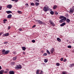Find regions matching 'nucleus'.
Instances as JSON below:
<instances>
[{
  "instance_id": "5701e85b",
  "label": "nucleus",
  "mask_w": 74,
  "mask_h": 74,
  "mask_svg": "<svg viewBox=\"0 0 74 74\" xmlns=\"http://www.w3.org/2000/svg\"><path fill=\"white\" fill-rule=\"evenodd\" d=\"M54 49L53 48H52L51 50V53H53V52H54Z\"/></svg>"
},
{
  "instance_id": "58836bf2",
  "label": "nucleus",
  "mask_w": 74,
  "mask_h": 74,
  "mask_svg": "<svg viewBox=\"0 0 74 74\" xmlns=\"http://www.w3.org/2000/svg\"><path fill=\"white\" fill-rule=\"evenodd\" d=\"M49 22L50 23V24L51 23H52V21H51V20H49Z\"/></svg>"
},
{
  "instance_id": "0eeeda50",
  "label": "nucleus",
  "mask_w": 74,
  "mask_h": 74,
  "mask_svg": "<svg viewBox=\"0 0 74 74\" xmlns=\"http://www.w3.org/2000/svg\"><path fill=\"white\" fill-rule=\"evenodd\" d=\"M40 73V70H37L36 72V74H42V73Z\"/></svg>"
},
{
  "instance_id": "4d7b16f0",
  "label": "nucleus",
  "mask_w": 74,
  "mask_h": 74,
  "mask_svg": "<svg viewBox=\"0 0 74 74\" xmlns=\"http://www.w3.org/2000/svg\"><path fill=\"white\" fill-rule=\"evenodd\" d=\"M5 73H7V72H5Z\"/></svg>"
},
{
  "instance_id": "49530a36",
  "label": "nucleus",
  "mask_w": 74,
  "mask_h": 74,
  "mask_svg": "<svg viewBox=\"0 0 74 74\" xmlns=\"http://www.w3.org/2000/svg\"><path fill=\"white\" fill-rule=\"evenodd\" d=\"M35 1H37V2H38L39 3V1L38 0H35Z\"/></svg>"
},
{
  "instance_id": "473e14b6",
  "label": "nucleus",
  "mask_w": 74,
  "mask_h": 74,
  "mask_svg": "<svg viewBox=\"0 0 74 74\" xmlns=\"http://www.w3.org/2000/svg\"><path fill=\"white\" fill-rule=\"evenodd\" d=\"M35 5L34 3H31V5Z\"/></svg>"
},
{
  "instance_id": "2eb2a0df",
  "label": "nucleus",
  "mask_w": 74,
  "mask_h": 74,
  "mask_svg": "<svg viewBox=\"0 0 74 74\" xmlns=\"http://www.w3.org/2000/svg\"><path fill=\"white\" fill-rule=\"evenodd\" d=\"M70 67H73L74 66V64L73 63L72 64H71L69 66Z\"/></svg>"
},
{
  "instance_id": "c85d7f7f",
  "label": "nucleus",
  "mask_w": 74,
  "mask_h": 74,
  "mask_svg": "<svg viewBox=\"0 0 74 74\" xmlns=\"http://www.w3.org/2000/svg\"><path fill=\"white\" fill-rule=\"evenodd\" d=\"M47 53L49 55V54H50V52L49 51V50H47Z\"/></svg>"
},
{
  "instance_id": "79ce46f5",
  "label": "nucleus",
  "mask_w": 74,
  "mask_h": 74,
  "mask_svg": "<svg viewBox=\"0 0 74 74\" xmlns=\"http://www.w3.org/2000/svg\"><path fill=\"white\" fill-rule=\"evenodd\" d=\"M55 14L56 15H58V13L57 12H55Z\"/></svg>"
},
{
  "instance_id": "cd10ccee",
  "label": "nucleus",
  "mask_w": 74,
  "mask_h": 74,
  "mask_svg": "<svg viewBox=\"0 0 74 74\" xmlns=\"http://www.w3.org/2000/svg\"><path fill=\"white\" fill-rule=\"evenodd\" d=\"M17 12L18 14H22V12H21V11H17Z\"/></svg>"
},
{
  "instance_id": "864d4df0",
  "label": "nucleus",
  "mask_w": 74,
  "mask_h": 74,
  "mask_svg": "<svg viewBox=\"0 0 74 74\" xmlns=\"http://www.w3.org/2000/svg\"><path fill=\"white\" fill-rule=\"evenodd\" d=\"M23 53L24 54V55H25V52H23Z\"/></svg>"
},
{
  "instance_id": "20e7f679",
  "label": "nucleus",
  "mask_w": 74,
  "mask_h": 74,
  "mask_svg": "<svg viewBox=\"0 0 74 74\" xmlns=\"http://www.w3.org/2000/svg\"><path fill=\"white\" fill-rule=\"evenodd\" d=\"M16 69H22V66L21 65H19L15 67Z\"/></svg>"
},
{
  "instance_id": "aec40b11",
  "label": "nucleus",
  "mask_w": 74,
  "mask_h": 74,
  "mask_svg": "<svg viewBox=\"0 0 74 74\" xmlns=\"http://www.w3.org/2000/svg\"><path fill=\"white\" fill-rule=\"evenodd\" d=\"M8 53H9V51H6L5 52L4 54L6 55V54H7Z\"/></svg>"
},
{
  "instance_id": "a18cd8bd",
  "label": "nucleus",
  "mask_w": 74,
  "mask_h": 74,
  "mask_svg": "<svg viewBox=\"0 0 74 74\" xmlns=\"http://www.w3.org/2000/svg\"><path fill=\"white\" fill-rule=\"evenodd\" d=\"M2 9V7L1 6H0V10H1Z\"/></svg>"
},
{
  "instance_id": "b1692460",
  "label": "nucleus",
  "mask_w": 74,
  "mask_h": 74,
  "mask_svg": "<svg viewBox=\"0 0 74 74\" xmlns=\"http://www.w3.org/2000/svg\"><path fill=\"white\" fill-rule=\"evenodd\" d=\"M2 52L3 54H4V52H5V50L4 49L3 50Z\"/></svg>"
},
{
  "instance_id": "f257e3e1",
  "label": "nucleus",
  "mask_w": 74,
  "mask_h": 74,
  "mask_svg": "<svg viewBox=\"0 0 74 74\" xmlns=\"http://www.w3.org/2000/svg\"><path fill=\"white\" fill-rule=\"evenodd\" d=\"M66 17H64L63 18L61 19L59 21V22H60V23H62V22H65V21H66Z\"/></svg>"
},
{
  "instance_id": "7ed1b4c3",
  "label": "nucleus",
  "mask_w": 74,
  "mask_h": 74,
  "mask_svg": "<svg viewBox=\"0 0 74 74\" xmlns=\"http://www.w3.org/2000/svg\"><path fill=\"white\" fill-rule=\"evenodd\" d=\"M70 10L69 11V13H73V12H74V6H73L72 8H71L70 9Z\"/></svg>"
},
{
  "instance_id": "bb28decb",
  "label": "nucleus",
  "mask_w": 74,
  "mask_h": 74,
  "mask_svg": "<svg viewBox=\"0 0 74 74\" xmlns=\"http://www.w3.org/2000/svg\"><path fill=\"white\" fill-rule=\"evenodd\" d=\"M56 65L57 66H60V64L59 63H57L56 64Z\"/></svg>"
},
{
  "instance_id": "9b49d317",
  "label": "nucleus",
  "mask_w": 74,
  "mask_h": 74,
  "mask_svg": "<svg viewBox=\"0 0 74 74\" xmlns=\"http://www.w3.org/2000/svg\"><path fill=\"white\" fill-rule=\"evenodd\" d=\"M12 17V15L10 14L8 15V16L7 17V18H11Z\"/></svg>"
},
{
  "instance_id": "603ef678",
  "label": "nucleus",
  "mask_w": 74,
  "mask_h": 74,
  "mask_svg": "<svg viewBox=\"0 0 74 74\" xmlns=\"http://www.w3.org/2000/svg\"><path fill=\"white\" fill-rule=\"evenodd\" d=\"M1 66H0V70H1Z\"/></svg>"
},
{
  "instance_id": "3c124183",
  "label": "nucleus",
  "mask_w": 74,
  "mask_h": 74,
  "mask_svg": "<svg viewBox=\"0 0 74 74\" xmlns=\"http://www.w3.org/2000/svg\"><path fill=\"white\" fill-rule=\"evenodd\" d=\"M12 64H15V62H12Z\"/></svg>"
},
{
  "instance_id": "39448f33",
  "label": "nucleus",
  "mask_w": 74,
  "mask_h": 74,
  "mask_svg": "<svg viewBox=\"0 0 74 74\" xmlns=\"http://www.w3.org/2000/svg\"><path fill=\"white\" fill-rule=\"evenodd\" d=\"M36 22H38L39 24H40V25H41V24L43 23V22L42 21L39 20H36Z\"/></svg>"
},
{
  "instance_id": "f3484780",
  "label": "nucleus",
  "mask_w": 74,
  "mask_h": 74,
  "mask_svg": "<svg viewBox=\"0 0 74 74\" xmlns=\"http://www.w3.org/2000/svg\"><path fill=\"white\" fill-rule=\"evenodd\" d=\"M57 7V6H56V5H55L53 6V10H55V9H56V8Z\"/></svg>"
},
{
  "instance_id": "423d86ee",
  "label": "nucleus",
  "mask_w": 74,
  "mask_h": 74,
  "mask_svg": "<svg viewBox=\"0 0 74 74\" xmlns=\"http://www.w3.org/2000/svg\"><path fill=\"white\" fill-rule=\"evenodd\" d=\"M7 8H9L10 9H11V8H12V5L11 4L8 5L7 6Z\"/></svg>"
},
{
  "instance_id": "4c0bfd02",
  "label": "nucleus",
  "mask_w": 74,
  "mask_h": 74,
  "mask_svg": "<svg viewBox=\"0 0 74 74\" xmlns=\"http://www.w3.org/2000/svg\"><path fill=\"white\" fill-rule=\"evenodd\" d=\"M32 42L34 43L36 42V41L34 40H32Z\"/></svg>"
},
{
  "instance_id": "37998d69",
  "label": "nucleus",
  "mask_w": 74,
  "mask_h": 74,
  "mask_svg": "<svg viewBox=\"0 0 74 74\" xmlns=\"http://www.w3.org/2000/svg\"><path fill=\"white\" fill-rule=\"evenodd\" d=\"M67 61V60L66 59H65L64 60V62H66Z\"/></svg>"
},
{
  "instance_id": "5fc2aeb1",
  "label": "nucleus",
  "mask_w": 74,
  "mask_h": 74,
  "mask_svg": "<svg viewBox=\"0 0 74 74\" xmlns=\"http://www.w3.org/2000/svg\"><path fill=\"white\" fill-rule=\"evenodd\" d=\"M6 23V22H5V21H4V22H3V23Z\"/></svg>"
},
{
  "instance_id": "ea45409f",
  "label": "nucleus",
  "mask_w": 74,
  "mask_h": 74,
  "mask_svg": "<svg viewBox=\"0 0 74 74\" xmlns=\"http://www.w3.org/2000/svg\"><path fill=\"white\" fill-rule=\"evenodd\" d=\"M60 60L61 61H63V58H61Z\"/></svg>"
},
{
  "instance_id": "6e6552de",
  "label": "nucleus",
  "mask_w": 74,
  "mask_h": 74,
  "mask_svg": "<svg viewBox=\"0 0 74 74\" xmlns=\"http://www.w3.org/2000/svg\"><path fill=\"white\" fill-rule=\"evenodd\" d=\"M8 36H9V33H8L3 35V36H5V37Z\"/></svg>"
},
{
  "instance_id": "ddd939ff",
  "label": "nucleus",
  "mask_w": 74,
  "mask_h": 74,
  "mask_svg": "<svg viewBox=\"0 0 74 74\" xmlns=\"http://www.w3.org/2000/svg\"><path fill=\"white\" fill-rule=\"evenodd\" d=\"M4 72V70H1L0 71V74H3Z\"/></svg>"
},
{
  "instance_id": "6e6d98bb",
  "label": "nucleus",
  "mask_w": 74,
  "mask_h": 74,
  "mask_svg": "<svg viewBox=\"0 0 74 74\" xmlns=\"http://www.w3.org/2000/svg\"><path fill=\"white\" fill-rule=\"evenodd\" d=\"M41 73H42V71H41Z\"/></svg>"
},
{
  "instance_id": "a211bd4d",
  "label": "nucleus",
  "mask_w": 74,
  "mask_h": 74,
  "mask_svg": "<svg viewBox=\"0 0 74 74\" xmlns=\"http://www.w3.org/2000/svg\"><path fill=\"white\" fill-rule=\"evenodd\" d=\"M22 50L23 51H25V50H26V47H22Z\"/></svg>"
},
{
  "instance_id": "6ab92c4d",
  "label": "nucleus",
  "mask_w": 74,
  "mask_h": 74,
  "mask_svg": "<svg viewBox=\"0 0 74 74\" xmlns=\"http://www.w3.org/2000/svg\"><path fill=\"white\" fill-rule=\"evenodd\" d=\"M57 40L58 42H60V41H61V40L59 38H57Z\"/></svg>"
},
{
  "instance_id": "a19ab883",
  "label": "nucleus",
  "mask_w": 74,
  "mask_h": 74,
  "mask_svg": "<svg viewBox=\"0 0 74 74\" xmlns=\"http://www.w3.org/2000/svg\"><path fill=\"white\" fill-rule=\"evenodd\" d=\"M18 30L19 31H20V32H21V31H22V29L21 28L19 29Z\"/></svg>"
},
{
  "instance_id": "1a4fd4ad",
  "label": "nucleus",
  "mask_w": 74,
  "mask_h": 74,
  "mask_svg": "<svg viewBox=\"0 0 74 74\" xmlns=\"http://www.w3.org/2000/svg\"><path fill=\"white\" fill-rule=\"evenodd\" d=\"M10 74H14V71H10L9 72Z\"/></svg>"
},
{
  "instance_id": "09e8293b",
  "label": "nucleus",
  "mask_w": 74,
  "mask_h": 74,
  "mask_svg": "<svg viewBox=\"0 0 74 74\" xmlns=\"http://www.w3.org/2000/svg\"><path fill=\"white\" fill-rule=\"evenodd\" d=\"M3 34V33H0V36H1V35Z\"/></svg>"
},
{
  "instance_id": "4be33fe9",
  "label": "nucleus",
  "mask_w": 74,
  "mask_h": 74,
  "mask_svg": "<svg viewBox=\"0 0 74 74\" xmlns=\"http://www.w3.org/2000/svg\"><path fill=\"white\" fill-rule=\"evenodd\" d=\"M64 18H66V17H64L62 16H61L60 17V19H63Z\"/></svg>"
},
{
  "instance_id": "f8f14e48",
  "label": "nucleus",
  "mask_w": 74,
  "mask_h": 74,
  "mask_svg": "<svg viewBox=\"0 0 74 74\" xmlns=\"http://www.w3.org/2000/svg\"><path fill=\"white\" fill-rule=\"evenodd\" d=\"M66 25V23L64 22L60 25V26H64Z\"/></svg>"
},
{
  "instance_id": "c756f323",
  "label": "nucleus",
  "mask_w": 74,
  "mask_h": 74,
  "mask_svg": "<svg viewBox=\"0 0 74 74\" xmlns=\"http://www.w3.org/2000/svg\"><path fill=\"white\" fill-rule=\"evenodd\" d=\"M44 62L45 63H47V62H48V59H45Z\"/></svg>"
},
{
  "instance_id": "7c9ffc66",
  "label": "nucleus",
  "mask_w": 74,
  "mask_h": 74,
  "mask_svg": "<svg viewBox=\"0 0 74 74\" xmlns=\"http://www.w3.org/2000/svg\"><path fill=\"white\" fill-rule=\"evenodd\" d=\"M25 5L26 7H29V4H28L27 3L25 4Z\"/></svg>"
},
{
  "instance_id": "412c9836",
  "label": "nucleus",
  "mask_w": 74,
  "mask_h": 74,
  "mask_svg": "<svg viewBox=\"0 0 74 74\" xmlns=\"http://www.w3.org/2000/svg\"><path fill=\"white\" fill-rule=\"evenodd\" d=\"M50 13L51 15H53V14H54V12L53 11H51L50 12Z\"/></svg>"
},
{
  "instance_id": "e433bc0d",
  "label": "nucleus",
  "mask_w": 74,
  "mask_h": 74,
  "mask_svg": "<svg viewBox=\"0 0 74 74\" xmlns=\"http://www.w3.org/2000/svg\"><path fill=\"white\" fill-rule=\"evenodd\" d=\"M3 22H6V21H7V19H5L3 20Z\"/></svg>"
},
{
  "instance_id": "de8ad7c7",
  "label": "nucleus",
  "mask_w": 74,
  "mask_h": 74,
  "mask_svg": "<svg viewBox=\"0 0 74 74\" xmlns=\"http://www.w3.org/2000/svg\"><path fill=\"white\" fill-rule=\"evenodd\" d=\"M7 42H4V44H7Z\"/></svg>"
},
{
  "instance_id": "2f4dec72",
  "label": "nucleus",
  "mask_w": 74,
  "mask_h": 74,
  "mask_svg": "<svg viewBox=\"0 0 74 74\" xmlns=\"http://www.w3.org/2000/svg\"><path fill=\"white\" fill-rule=\"evenodd\" d=\"M47 53H45L43 55V56H47Z\"/></svg>"
},
{
  "instance_id": "a878e982",
  "label": "nucleus",
  "mask_w": 74,
  "mask_h": 74,
  "mask_svg": "<svg viewBox=\"0 0 74 74\" xmlns=\"http://www.w3.org/2000/svg\"><path fill=\"white\" fill-rule=\"evenodd\" d=\"M13 60H16V57H14L13 58Z\"/></svg>"
},
{
  "instance_id": "c9c22d12",
  "label": "nucleus",
  "mask_w": 74,
  "mask_h": 74,
  "mask_svg": "<svg viewBox=\"0 0 74 74\" xmlns=\"http://www.w3.org/2000/svg\"><path fill=\"white\" fill-rule=\"evenodd\" d=\"M68 48H71V45L68 46Z\"/></svg>"
},
{
  "instance_id": "c03bdc74",
  "label": "nucleus",
  "mask_w": 74,
  "mask_h": 74,
  "mask_svg": "<svg viewBox=\"0 0 74 74\" xmlns=\"http://www.w3.org/2000/svg\"><path fill=\"white\" fill-rule=\"evenodd\" d=\"M36 25H33V27H32V28H33L34 27H36Z\"/></svg>"
},
{
  "instance_id": "393cba45",
  "label": "nucleus",
  "mask_w": 74,
  "mask_h": 74,
  "mask_svg": "<svg viewBox=\"0 0 74 74\" xmlns=\"http://www.w3.org/2000/svg\"><path fill=\"white\" fill-rule=\"evenodd\" d=\"M51 25H52L53 26H55V24L52 22V23H51L50 24Z\"/></svg>"
},
{
  "instance_id": "dca6fc26",
  "label": "nucleus",
  "mask_w": 74,
  "mask_h": 74,
  "mask_svg": "<svg viewBox=\"0 0 74 74\" xmlns=\"http://www.w3.org/2000/svg\"><path fill=\"white\" fill-rule=\"evenodd\" d=\"M35 5H36V6H38V5H40V3L37 2H36L35 3Z\"/></svg>"
},
{
  "instance_id": "4468645a",
  "label": "nucleus",
  "mask_w": 74,
  "mask_h": 74,
  "mask_svg": "<svg viewBox=\"0 0 74 74\" xmlns=\"http://www.w3.org/2000/svg\"><path fill=\"white\" fill-rule=\"evenodd\" d=\"M6 12H7V14H11V13H12V12L10 11H6Z\"/></svg>"
},
{
  "instance_id": "8fccbe9b",
  "label": "nucleus",
  "mask_w": 74,
  "mask_h": 74,
  "mask_svg": "<svg viewBox=\"0 0 74 74\" xmlns=\"http://www.w3.org/2000/svg\"><path fill=\"white\" fill-rule=\"evenodd\" d=\"M10 27L9 26L8 27V29L9 30L10 29Z\"/></svg>"
},
{
  "instance_id": "72a5a7b5",
  "label": "nucleus",
  "mask_w": 74,
  "mask_h": 74,
  "mask_svg": "<svg viewBox=\"0 0 74 74\" xmlns=\"http://www.w3.org/2000/svg\"><path fill=\"white\" fill-rule=\"evenodd\" d=\"M12 1H15V2L16 3V2H17V1H18V0H11Z\"/></svg>"
},
{
  "instance_id": "f03ea898",
  "label": "nucleus",
  "mask_w": 74,
  "mask_h": 74,
  "mask_svg": "<svg viewBox=\"0 0 74 74\" xmlns=\"http://www.w3.org/2000/svg\"><path fill=\"white\" fill-rule=\"evenodd\" d=\"M49 10V7H44L43 9V10L44 11H45V12H47L48 11V10Z\"/></svg>"
},
{
  "instance_id": "9d476101",
  "label": "nucleus",
  "mask_w": 74,
  "mask_h": 74,
  "mask_svg": "<svg viewBox=\"0 0 74 74\" xmlns=\"http://www.w3.org/2000/svg\"><path fill=\"white\" fill-rule=\"evenodd\" d=\"M66 22L67 23H69L70 22V20L69 19L67 18L66 20Z\"/></svg>"
},
{
  "instance_id": "f704fd0d",
  "label": "nucleus",
  "mask_w": 74,
  "mask_h": 74,
  "mask_svg": "<svg viewBox=\"0 0 74 74\" xmlns=\"http://www.w3.org/2000/svg\"><path fill=\"white\" fill-rule=\"evenodd\" d=\"M62 74H67V73L66 72H62Z\"/></svg>"
}]
</instances>
